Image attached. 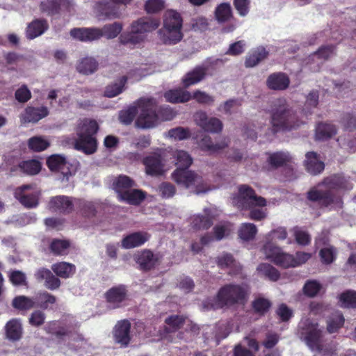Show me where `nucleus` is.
Listing matches in <instances>:
<instances>
[{
	"instance_id": "obj_20",
	"label": "nucleus",
	"mask_w": 356,
	"mask_h": 356,
	"mask_svg": "<svg viewBox=\"0 0 356 356\" xmlns=\"http://www.w3.org/2000/svg\"><path fill=\"white\" fill-rule=\"evenodd\" d=\"M131 323L127 320H122L115 325L114 328V339L115 341L122 346H126L130 341Z\"/></svg>"
},
{
	"instance_id": "obj_50",
	"label": "nucleus",
	"mask_w": 356,
	"mask_h": 356,
	"mask_svg": "<svg viewBox=\"0 0 356 356\" xmlns=\"http://www.w3.org/2000/svg\"><path fill=\"white\" fill-rule=\"evenodd\" d=\"M259 274L265 276L271 281H277L280 277L279 271L268 264H261L257 268Z\"/></svg>"
},
{
	"instance_id": "obj_32",
	"label": "nucleus",
	"mask_w": 356,
	"mask_h": 356,
	"mask_svg": "<svg viewBox=\"0 0 356 356\" xmlns=\"http://www.w3.org/2000/svg\"><path fill=\"white\" fill-rule=\"evenodd\" d=\"M206 67H197L193 71L187 73L183 78V83L185 87L196 84L204 79L207 75Z\"/></svg>"
},
{
	"instance_id": "obj_7",
	"label": "nucleus",
	"mask_w": 356,
	"mask_h": 356,
	"mask_svg": "<svg viewBox=\"0 0 356 356\" xmlns=\"http://www.w3.org/2000/svg\"><path fill=\"white\" fill-rule=\"evenodd\" d=\"M172 179L178 184L186 188H193V191L197 195L204 194L214 190L219 186L211 185L205 181L202 177L188 168H177L172 174Z\"/></svg>"
},
{
	"instance_id": "obj_61",
	"label": "nucleus",
	"mask_w": 356,
	"mask_h": 356,
	"mask_svg": "<svg viewBox=\"0 0 356 356\" xmlns=\"http://www.w3.org/2000/svg\"><path fill=\"white\" fill-rule=\"evenodd\" d=\"M192 99H195V101L199 104L207 105H211L215 101V98L213 96L204 91L198 90L193 92L192 95Z\"/></svg>"
},
{
	"instance_id": "obj_42",
	"label": "nucleus",
	"mask_w": 356,
	"mask_h": 356,
	"mask_svg": "<svg viewBox=\"0 0 356 356\" xmlns=\"http://www.w3.org/2000/svg\"><path fill=\"white\" fill-rule=\"evenodd\" d=\"M257 233V228L256 225L249 222L241 224L238 230L239 238L244 241L252 240Z\"/></svg>"
},
{
	"instance_id": "obj_18",
	"label": "nucleus",
	"mask_w": 356,
	"mask_h": 356,
	"mask_svg": "<svg viewBox=\"0 0 356 356\" xmlns=\"http://www.w3.org/2000/svg\"><path fill=\"white\" fill-rule=\"evenodd\" d=\"M76 200L73 201L71 197L64 195L56 196L51 198L49 207L54 211L70 213L76 206Z\"/></svg>"
},
{
	"instance_id": "obj_58",
	"label": "nucleus",
	"mask_w": 356,
	"mask_h": 356,
	"mask_svg": "<svg viewBox=\"0 0 356 356\" xmlns=\"http://www.w3.org/2000/svg\"><path fill=\"white\" fill-rule=\"evenodd\" d=\"M70 243L66 240L55 239L51 243V250L56 254L67 253Z\"/></svg>"
},
{
	"instance_id": "obj_10",
	"label": "nucleus",
	"mask_w": 356,
	"mask_h": 356,
	"mask_svg": "<svg viewBox=\"0 0 356 356\" xmlns=\"http://www.w3.org/2000/svg\"><path fill=\"white\" fill-rule=\"evenodd\" d=\"M139 115L136 120L138 127L149 129L159 123V118L156 113V102L153 99H140L137 102Z\"/></svg>"
},
{
	"instance_id": "obj_28",
	"label": "nucleus",
	"mask_w": 356,
	"mask_h": 356,
	"mask_svg": "<svg viewBox=\"0 0 356 356\" xmlns=\"http://www.w3.org/2000/svg\"><path fill=\"white\" fill-rule=\"evenodd\" d=\"M228 143L229 141L227 138H222L214 143L209 136L205 135L199 142V146L202 150L216 153L225 148Z\"/></svg>"
},
{
	"instance_id": "obj_35",
	"label": "nucleus",
	"mask_w": 356,
	"mask_h": 356,
	"mask_svg": "<svg viewBox=\"0 0 356 356\" xmlns=\"http://www.w3.org/2000/svg\"><path fill=\"white\" fill-rule=\"evenodd\" d=\"M6 337L13 341L20 339L22 334V327L18 319L13 318L9 321L5 327Z\"/></svg>"
},
{
	"instance_id": "obj_29",
	"label": "nucleus",
	"mask_w": 356,
	"mask_h": 356,
	"mask_svg": "<svg viewBox=\"0 0 356 356\" xmlns=\"http://www.w3.org/2000/svg\"><path fill=\"white\" fill-rule=\"evenodd\" d=\"M70 35L82 42L96 40L98 35L97 28H75L70 31Z\"/></svg>"
},
{
	"instance_id": "obj_47",
	"label": "nucleus",
	"mask_w": 356,
	"mask_h": 356,
	"mask_svg": "<svg viewBox=\"0 0 356 356\" xmlns=\"http://www.w3.org/2000/svg\"><path fill=\"white\" fill-rule=\"evenodd\" d=\"M232 16V8L228 3H222L218 5L215 10V17L218 22H225Z\"/></svg>"
},
{
	"instance_id": "obj_49",
	"label": "nucleus",
	"mask_w": 356,
	"mask_h": 356,
	"mask_svg": "<svg viewBox=\"0 0 356 356\" xmlns=\"http://www.w3.org/2000/svg\"><path fill=\"white\" fill-rule=\"evenodd\" d=\"M97 68V61L93 58L90 57L83 58L77 65L78 71L85 74L93 73Z\"/></svg>"
},
{
	"instance_id": "obj_13",
	"label": "nucleus",
	"mask_w": 356,
	"mask_h": 356,
	"mask_svg": "<svg viewBox=\"0 0 356 356\" xmlns=\"http://www.w3.org/2000/svg\"><path fill=\"white\" fill-rule=\"evenodd\" d=\"M39 191L32 184H26L17 188L15 197L26 208H34L38 204Z\"/></svg>"
},
{
	"instance_id": "obj_30",
	"label": "nucleus",
	"mask_w": 356,
	"mask_h": 356,
	"mask_svg": "<svg viewBox=\"0 0 356 356\" xmlns=\"http://www.w3.org/2000/svg\"><path fill=\"white\" fill-rule=\"evenodd\" d=\"M122 29V24L118 22L105 24L102 29L97 28V40L102 37L108 40L114 39L121 33Z\"/></svg>"
},
{
	"instance_id": "obj_57",
	"label": "nucleus",
	"mask_w": 356,
	"mask_h": 356,
	"mask_svg": "<svg viewBox=\"0 0 356 356\" xmlns=\"http://www.w3.org/2000/svg\"><path fill=\"white\" fill-rule=\"evenodd\" d=\"M222 128L223 124L220 119L211 117L209 118L204 131L212 134H218L222 130Z\"/></svg>"
},
{
	"instance_id": "obj_15",
	"label": "nucleus",
	"mask_w": 356,
	"mask_h": 356,
	"mask_svg": "<svg viewBox=\"0 0 356 356\" xmlns=\"http://www.w3.org/2000/svg\"><path fill=\"white\" fill-rule=\"evenodd\" d=\"M47 165L51 171L60 172L59 179L62 181H67L72 176L70 170V163L66 158L61 154H54L47 160Z\"/></svg>"
},
{
	"instance_id": "obj_41",
	"label": "nucleus",
	"mask_w": 356,
	"mask_h": 356,
	"mask_svg": "<svg viewBox=\"0 0 356 356\" xmlns=\"http://www.w3.org/2000/svg\"><path fill=\"white\" fill-rule=\"evenodd\" d=\"M171 155L176 160L177 168H188L193 163L192 157L184 150H175Z\"/></svg>"
},
{
	"instance_id": "obj_56",
	"label": "nucleus",
	"mask_w": 356,
	"mask_h": 356,
	"mask_svg": "<svg viewBox=\"0 0 356 356\" xmlns=\"http://www.w3.org/2000/svg\"><path fill=\"white\" fill-rule=\"evenodd\" d=\"M138 113V104L132 106L127 109L122 110L119 114L120 122L124 124H129L133 121L136 114Z\"/></svg>"
},
{
	"instance_id": "obj_11",
	"label": "nucleus",
	"mask_w": 356,
	"mask_h": 356,
	"mask_svg": "<svg viewBox=\"0 0 356 356\" xmlns=\"http://www.w3.org/2000/svg\"><path fill=\"white\" fill-rule=\"evenodd\" d=\"M143 163L146 174L155 177L164 175L172 167V163L168 162V156L164 153L151 154L143 159Z\"/></svg>"
},
{
	"instance_id": "obj_6",
	"label": "nucleus",
	"mask_w": 356,
	"mask_h": 356,
	"mask_svg": "<svg viewBox=\"0 0 356 356\" xmlns=\"http://www.w3.org/2000/svg\"><path fill=\"white\" fill-rule=\"evenodd\" d=\"M249 289L245 284H227L218 291L217 300L214 304H211V308L218 309L224 306L232 307L236 305H243L248 298Z\"/></svg>"
},
{
	"instance_id": "obj_43",
	"label": "nucleus",
	"mask_w": 356,
	"mask_h": 356,
	"mask_svg": "<svg viewBox=\"0 0 356 356\" xmlns=\"http://www.w3.org/2000/svg\"><path fill=\"white\" fill-rule=\"evenodd\" d=\"M337 133L336 127L331 124L319 123L316 129V138L317 140H325Z\"/></svg>"
},
{
	"instance_id": "obj_25",
	"label": "nucleus",
	"mask_w": 356,
	"mask_h": 356,
	"mask_svg": "<svg viewBox=\"0 0 356 356\" xmlns=\"http://www.w3.org/2000/svg\"><path fill=\"white\" fill-rule=\"evenodd\" d=\"M214 236L205 235L201 238L202 245H204L212 241L214 238L220 241L229 235L232 231V225L228 222H224L216 225L214 229Z\"/></svg>"
},
{
	"instance_id": "obj_52",
	"label": "nucleus",
	"mask_w": 356,
	"mask_h": 356,
	"mask_svg": "<svg viewBox=\"0 0 356 356\" xmlns=\"http://www.w3.org/2000/svg\"><path fill=\"white\" fill-rule=\"evenodd\" d=\"M35 305L43 309L48 308L56 302V298L47 292L37 293L35 296Z\"/></svg>"
},
{
	"instance_id": "obj_37",
	"label": "nucleus",
	"mask_w": 356,
	"mask_h": 356,
	"mask_svg": "<svg viewBox=\"0 0 356 356\" xmlns=\"http://www.w3.org/2000/svg\"><path fill=\"white\" fill-rule=\"evenodd\" d=\"M134 185V181L126 175L117 177L113 182V188L118 193V200L120 198V195L129 191Z\"/></svg>"
},
{
	"instance_id": "obj_23",
	"label": "nucleus",
	"mask_w": 356,
	"mask_h": 356,
	"mask_svg": "<svg viewBox=\"0 0 356 356\" xmlns=\"http://www.w3.org/2000/svg\"><path fill=\"white\" fill-rule=\"evenodd\" d=\"M48 114L49 111L45 106L39 108L29 106L22 114L21 119L23 122H37L47 116Z\"/></svg>"
},
{
	"instance_id": "obj_3",
	"label": "nucleus",
	"mask_w": 356,
	"mask_h": 356,
	"mask_svg": "<svg viewBox=\"0 0 356 356\" xmlns=\"http://www.w3.org/2000/svg\"><path fill=\"white\" fill-rule=\"evenodd\" d=\"M159 26V20L152 18H140L133 22L129 31L121 34L120 42L122 44L138 45L146 38V34L156 29Z\"/></svg>"
},
{
	"instance_id": "obj_4",
	"label": "nucleus",
	"mask_w": 356,
	"mask_h": 356,
	"mask_svg": "<svg viewBox=\"0 0 356 356\" xmlns=\"http://www.w3.org/2000/svg\"><path fill=\"white\" fill-rule=\"evenodd\" d=\"M97 129L96 121L88 119L81 120L76 130V138L73 141L74 148L86 154L94 153L97 148V143L92 136Z\"/></svg>"
},
{
	"instance_id": "obj_64",
	"label": "nucleus",
	"mask_w": 356,
	"mask_h": 356,
	"mask_svg": "<svg viewBox=\"0 0 356 356\" xmlns=\"http://www.w3.org/2000/svg\"><path fill=\"white\" fill-rule=\"evenodd\" d=\"M336 251L333 247L323 248L320 251V257L323 263L331 264L335 259Z\"/></svg>"
},
{
	"instance_id": "obj_36",
	"label": "nucleus",
	"mask_w": 356,
	"mask_h": 356,
	"mask_svg": "<svg viewBox=\"0 0 356 356\" xmlns=\"http://www.w3.org/2000/svg\"><path fill=\"white\" fill-rule=\"evenodd\" d=\"M136 263L144 270L150 269L156 263V258L149 250H143L135 254Z\"/></svg>"
},
{
	"instance_id": "obj_24",
	"label": "nucleus",
	"mask_w": 356,
	"mask_h": 356,
	"mask_svg": "<svg viewBox=\"0 0 356 356\" xmlns=\"http://www.w3.org/2000/svg\"><path fill=\"white\" fill-rule=\"evenodd\" d=\"M149 238V234L147 232H134L123 238L122 246L125 249L134 248L143 245Z\"/></svg>"
},
{
	"instance_id": "obj_16",
	"label": "nucleus",
	"mask_w": 356,
	"mask_h": 356,
	"mask_svg": "<svg viewBox=\"0 0 356 356\" xmlns=\"http://www.w3.org/2000/svg\"><path fill=\"white\" fill-rule=\"evenodd\" d=\"M108 307L117 309L122 307L127 299V290L123 285L111 288L105 294Z\"/></svg>"
},
{
	"instance_id": "obj_45",
	"label": "nucleus",
	"mask_w": 356,
	"mask_h": 356,
	"mask_svg": "<svg viewBox=\"0 0 356 356\" xmlns=\"http://www.w3.org/2000/svg\"><path fill=\"white\" fill-rule=\"evenodd\" d=\"M12 305L19 310H29L35 306V297L31 298L25 296H17L13 300Z\"/></svg>"
},
{
	"instance_id": "obj_44",
	"label": "nucleus",
	"mask_w": 356,
	"mask_h": 356,
	"mask_svg": "<svg viewBox=\"0 0 356 356\" xmlns=\"http://www.w3.org/2000/svg\"><path fill=\"white\" fill-rule=\"evenodd\" d=\"M99 204L97 202H88L84 200H76V206L80 209L81 213L86 217L95 216L96 209Z\"/></svg>"
},
{
	"instance_id": "obj_19",
	"label": "nucleus",
	"mask_w": 356,
	"mask_h": 356,
	"mask_svg": "<svg viewBox=\"0 0 356 356\" xmlns=\"http://www.w3.org/2000/svg\"><path fill=\"white\" fill-rule=\"evenodd\" d=\"M71 0H46L40 3L41 12L48 15H52L60 10H67L72 5Z\"/></svg>"
},
{
	"instance_id": "obj_5",
	"label": "nucleus",
	"mask_w": 356,
	"mask_h": 356,
	"mask_svg": "<svg viewBox=\"0 0 356 356\" xmlns=\"http://www.w3.org/2000/svg\"><path fill=\"white\" fill-rule=\"evenodd\" d=\"M271 124L273 134L290 130L299 126V124L294 122V116L284 98H279L273 102L271 109Z\"/></svg>"
},
{
	"instance_id": "obj_21",
	"label": "nucleus",
	"mask_w": 356,
	"mask_h": 356,
	"mask_svg": "<svg viewBox=\"0 0 356 356\" xmlns=\"http://www.w3.org/2000/svg\"><path fill=\"white\" fill-rule=\"evenodd\" d=\"M48 28L49 24L47 20L35 19L27 25L25 31L26 37L29 40H33L44 34Z\"/></svg>"
},
{
	"instance_id": "obj_14",
	"label": "nucleus",
	"mask_w": 356,
	"mask_h": 356,
	"mask_svg": "<svg viewBox=\"0 0 356 356\" xmlns=\"http://www.w3.org/2000/svg\"><path fill=\"white\" fill-rule=\"evenodd\" d=\"M122 11L120 6L113 0L100 1L94 6L95 13L102 19H119L122 15Z\"/></svg>"
},
{
	"instance_id": "obj_17",
	"label": "nucleus",
	"mask_w": 356,
	"mask_h": 356,
	"mask_svg": "<svg viewBox=\"0 0 356 356\" xmlns=\"http://www.w3.org/2000/svg\"><path fill=\"white\" fill-rule=\"evenodd\" d=\"M216 209L211 207L204 209V214L194 215L191 217L190 221L193 227L197 229H208L212 225L213 218L215 217Z\"/></svg>"
},
{
	"instance_id": "obj_1",
	"label": "nucleus",
	"mask_w": 356,
	"mask_h": 356,
	"mask_svg": "<svg viewBox=\"0 0 356 356\" xmlns=\"http://www.w3.org/2000/svg\"><path fill=\"white\" fill-rule=\"evenodd\" d=\"M346 182V179L339 175L327 177L322 183L312 188L307 193V197L310 201L317 202L322 207L330 209L341 208L343 204L341 199L334 195L333 191L339 188L348 189L345 185Z\"/></svg>"
},
{
	"instance_id": "obj_40",
	"label": "nucleus",
	"mask_w": 356,
	"mask_h": 356,
	"mask_svg": "<svg viewBox=\"0 0 356 356\" xmlns=\"http://www.w3.org/2000/svg\"><path fill=\"white\" fill-rule=\"evenodd\" d=\"M127 77L123 76L118 81L106 86L104 90V95L107 97L112 98L121 94L124 90V86L127 81Z\"/></svg>"
},
{
	"instance_id": "obj_34",
	"label": "nucleus",
	"mask_w": 356,
	"mask_h": 356,
	"mask_svg": "<svg viewBox=\"0 0 356 356\" xmlns=\"http://www.w3.org/2000/svg\"><path fill=\"white\" fill-rule=\"evenodd\" d=\"M268 51L263 47H259L250 51L246 56L245 65L247 67H253L265 59Z\"/></svg>"
},
{
	"instance_id": "obj_31",
	"label": "nucleus",
	"mask_w": 356,
	"mask_h": 356,
	"mask_svg": "<svg viewBox=\"0 0 356 356\" xmlns=\"http://www.w3.org/2000/svg\"><path fill=\"white\" fill-rule=\"evenodd\" d=\"M164 97L170 103H184L192 99V95L188 91L177 88L165 92Z\"/></svg>"
},
{
	"instance_id": "obj_46",
	"label": "nucleus",
	"mask_w": 356,
	"mask_h": 356,
	"mask_svg": "<svg viewBox=\"0 0 356 356\" xmlns=\"http://www.w3.org/2000/svg\"><path fill=\"white\" fill-rule=\"evenodd\" d=\"M344 323V318L339 312H336L327 320V330L329 333H334L342 327Z\"/></svg>"
},
{
	"instance_id": "obj_38",
	"label": "nucleus",
	"mask_w": 356,
	"mask_h": 356,
	"mask_svg": "<svg viewBox=\"0 0 356 356\" xmlns=\"http://www.w3.org/2000/svg\"><path fill=\"white\" fill-rule=\"evenodd\" d=\"M51 269L57 276L62 278L70 277L76 271L75 266L67 262H59L54 264L52 265Z\"/></svg>"
},
{
	"instance_id": "obj_9",
	"label": "nucleus",
	"mask_w": 356,
	"mask_h": 356,
	"mask_svg": "<svg viewBox=\"0 0 356 356\" xmlns=\"http://www.w3.org/2000/svg\"><path fill=\"white\" fill-rule=\"evenodd\" d=\"M182 19L179 13L168 10L165 14L163 29L159 31L161 40L166 44H175L183 38Z\"/></svg>"
},
{
	"instance_id": "obj_33",
	"label": "nucleus",
	"mask_w": 356,
	"mask_h": 356,
	"mask_svg": "<svg viewBox=\"0 0 356 356\" xmlns=\"http://www.w3.org/2000/svg\"><path fill=\"white\" fill-rule=\"evenodd\" d=\"M293 159L289 152L281 151L269 154L267 161L271 166L277 168L291 163Z\"/></svg>"
},
{
	"instance_id": "obj_2",
	"label": "nucleus",
	"mask_w": 356,
	"mask_h": 356,
	"mask_svg": "<svg viewBox=\"0 0 356 356\" xmlns=\"http://www.w3.org/2000/svg\"><path fill=\"white\" fill-rule=\"evenodd\" d=\"M233 204L241 209H249V218L254 220H261L267 216L266 200L257 196L254 191L247 185L238 187L237 195L233 197Z\"/></svg>"
},
{
	"instance_id": "obj_22",
	"label": "nucleus",
	"mask_w": 356,
	"mask_h": 356,
	"mask_svg": "<svg viewBox=\"0 0 356 356\" xmlns=\"http://www.w3.org/2000/svg\"><path fill=\"white\" fill-rule=\"evenodd\" d=\"M290 83L287 75L282 72H276L270 74L266 79L268 88L273 90H284Z\"/></svg>"
},
{
	"instance_id": "obj_59",
	"label": "nucleus",
	"mask_w": 356,
	"mask_h": 356,
	"mask_svg": "<svg viewBox=\"0 0 356 356\" xmlns=\"http://www.w3.org/2000/svg\"><path fill=\"white\" fill-rule=\"evenodd\" d=\"M287 237V232L286 228L283 227H277L273 229L266 235V243H272L273 240H284Z\"/></svg>"
},
{
	"instance_id": "obj_27",
	"label": "nucleus",
	"mask_w": 356,
	"mask_h": 356,
	"mask_svg": "<svg viewBox=\"0 0 356 356\" xmlns=\"http://www.w3.org/2000/svg\"><path fill=\"white\" fill-rule=\"evenodd\" d=\"M305 165L307 170L313 175L321 173L325 168L323 162L319 159L318 155L314 152L306 154Z\"/></svg>"
},
{
	"instance_id": "obj_48",
	"label": "nucleus",
	"mask_w": 356,
	"mask_h": 356,
	"mask_svg": "<svg viewBox=\"0 0 356 356\" xmlns=\"http://www.w3.org/2000/svg\"><path fill=\"white\" fill-rule=\"evenodd\" d=\"M49 141L43 136H33L28 141L29 147L34 152H42L48 148Z\"/></svg>"
},
{
	"instance_id": "obj_51",
	"label": "nucleus",
	"mask_w": 356,
	"mask_h": 356,
	"mask_svg": "<svg viewBox=\"0 0 356 356\" xmlns=\"http://www.w3.org/2000/svg\"><path fill=\"white\" fill-rule=\"evenodd\" d=\"M190 134L191 133L188 128L178 127L170 129L168 132L164 134V136L165 138L174 140H182L189 138Z\"/></svg>"
},
{
	"instance_id": "obj_54",
	"label": "nucleus",
	"mask_w": 356,
	"mask_h": 356,
	"mask_svg": "<svg viewBox=\"0 0 356 356\" xmlns=\"http://www.w3.org/2000/svg\"><path fill=\"white\" fill-rule=\"evenodd\" d=\"M339 302L343 307H356V292L347 291L342 293L339 296Z\"/></svg>"
},
{
	"instance_id": "obj_53",
	"label": "nucleus",
	"mask_w": 356,
	"mask_h": 356,
	"mask_svg": "<svg viewBox=\"0 0 356 356\" xmlns=\"http://www.w3.org/2000/svg\"><path fill=\"white\" fill-rule=\"evenodd\" d=\"M19 167L24 173L33 175L40 171L42 165L37 160H28L22 162Z\"/></svg>"
},
{
	"instance_id": "obj_55",
	"label": "nucleus",
	"mask_w": 356,
	"mask_h": 356,
	"mask_svg": "<svg viewBox=\"0 0 356 356\" xmlns=\"http://www.w3.org/2000/svg\"><path fill=\"white\" fill-rule=\"evenodd\" d=\"M217 264L221 268H239L232 254L222 253L217 257Z\"/></svg>"
},
{
	"instance_id": "obj_12",
	"label": "nucleus",
	"mask_w": 356,
	"mask_h": 356,
	"mask_svg": "<svg viewBox=\"0 0 356 356\" xmlns=\"http://www.w3.org/2000/svg\"><path fill=\"white\" fill-rule=\"evenodd\" d=\"M262 251L266 257L275 264L285 268H293V255L284 252L273 243H266Z\"/></svg>"
},
{
	"instance_id": "obj_60",
	"label": "nucleus",
	"mask_w": 356,
	"mask_h": 356,
	"mask_svg": "<svg viewBox=\"0 0 356 356\" xmlns=\"http://www.w3.org/2000/svg\"><path fill=\"white\" fill-rule=\"evenodd\" d=\"M240 105V102L238 99H232L220 104L217 109L220 112L230 115L233 113L234 109L238 108Z\"/></svg>"
},
{
	"instance_id": "obj_63",
	"label": "nucleus",
	"mask_w": 356,
	"mask_h": 356,
	"mask_svg": "<svg viewBox=\"0 0 356 356\" xmlns=\"http://www.w3.org/2000/svg\"><path fill=\"white\" fill-rule=\"evenodd\" d=\"M254 310L260 314H264L270 307V302L268 300L264 298H257L252 302Z\"/></svg>"
},
{
	"instance_id": "obj_26",
	"label": "nucleus",
	"mask_w": 356,
	"mask_h": 356,
	"mask_svg": "<svg viewBox=\"0 0 356 356\" xmlns=\"http://www.w3.org/2000/svg\"><path fill=\"white\" fill-rule=\"evenodd\" d=\"M35 277L38 281L45 280L44 285L50 290H55L60 285V280L47 268L38 269L35 273Z\"/></svg>"
},
{
	"instance_id": "obj_39",
	"label": "nucleus",
	"mask_w": 356,
	"mask_h": 356,
	"mask_svg": "<svg viewBox=\"0 0 356 356\" xmlns=\"http://www.w3.org/2000/svg\"><path fill=\"white\" fill-rule=\"evenodd\" d=\"M145 197L143 191L138 189H130L127 193L120 195V201L127 202L129 204H139Z\"/></svg>"
},
{
	"instance_id": "obj_62",
	"label": "nucleus",
	"mask_w": 356,
	"mask_h": 356,
	"mask_svg": "<svg viewBox=\"0 0 356 356\" xmlns=\"http://www.w3.org/2000/svg\"><path fill=\"white\" fill-rule=\"evenodd\" d=\"M321 286L319 282L315 280L307 281L304 287V293L309 297L315 296L321 290Z\"/></svg>"
},
{
	"instance_id": "obj_8",
	"label": "nucleus",
	"mask_w": 356,
	"mask_h": 356,
	"mask_svg": "<svg viewBox=\"0 0 356 356\" xmlns=\"http://www.w3.org/2000/svg\"><path fill=\"white\" fill-rule=\"evenodd\" d=\"M298 333L307 347L314 352L322 351L323 329L316 321L309 318L301 320Z\"/></svg>"
}]
</instances>
